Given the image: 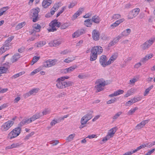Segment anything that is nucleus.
<instances>
[{"label": "nucleus", "instance_id": "nucleus-1", "mask_svg": "<svg viewBox=\"0 0 155 155\" xmlns=\"http://www.w3.org/2000/svg\"><path fill=\"white\" fill-rule=\"evenodd\" d=\"M60 78H58L56 81V86L59 89H63L71 86L73 84L71 81H64Z\"/></svg>", "mask_w": 155, "mask_h": 155}, {"label": "nucleus", "instance_id": "nucleus-2", "mask_svg": "<svg viewBox=\"0 0 155 155\" xmlns=\"http://www.w3.org/2000/svg\"><path fill=\"white\" fill-rule=\"evenodd\" d=\"M95 84L96 85L95 86V88L96 92H97L103 90L106 85V82L103 79H99L96 81Z\"/></svg>", "mask_w": 155, "mask_h": 155}, {"label": "nucleus", "instance_id": "nucleus-3", "mask_svg": "<svg viewBox=\"0 0 155 155\" xmlns=\"http://www.w3.org/2000/svg\"><path fill=\"white\" fill-rule=\"evenodd\" d=\"M14 124V122L10 120H8L4 123L1 126L0 130L3 132H6Z\"/></svg>", "mask_w": 155, "mask_h": 155}, {"label": "nucleus", "instance_id": "nucleus-4", "mask_svg": "<svg viewBox=\"0 0 155 155\" xmlns=\"http://www.w3.org/2000/svg\"><path fill=\"white\" fill-rule=\"evenodd\" d=\"M21 128L20 127L15 128L8 134V137L10 139L15 138L18 136L20 133Z\"/></svg>", "mask_w": 155, "mask_h": 155}, {"label": "nucleus", "instance_id": "nucleus-5", "mask_svg": "<svg viewBox=\"0 0 155 155\" xmlns=\"http://www.w3.org/2000/svg\"><path fill=\"white\" fill-rule=\"evenodd\" d=\"M61 24L60 22H58L57 20H54L51 21L49 24V27L48 30L49 32H54L57 30L56 27H59Z\"/></svg>", "mask_w": 155, "mask_h": 155}, {"label": "nucleus", "instance_id": "nucleus-6", "mask_svg": "<svg viewBox=\"0 0 155 155\" xmlns=\"http://www.w3.org/2000/svg\"><path fill=\"white\" fill-rule=\"evenodd\" d=\"M57 61L58 60L56 59H49L43 62L42 66L43 67H50L56 64Z\"/></svg>", "mask_w": 155, "mask_h": 155}, {"label": "nucleus", "instance_id": "nucleus-7", "mask_svg": "<svg viewBox=\"0 0 155 155\" xmlns=\"http://www.w3.org/2000/svg\"><path fill=\"white\" fill-rule=\"evenodd\" d=\"M155 41V38H151L146 41L141 45V48L143 50H145L150 47Z\"/></svg>", "mask_w": 155, "mask_h": 155}, {"label": "nucleus", "instance_id": "nucleus-8", "mask_svg": "<svg viewBox=\"0 0 155 155\" xmlns=\"http://www.w3.org/2000/svg\"><path fill=\"white\" fill-rule=\"evenodd\" d=\"M86 29L84 28H81L78 29L75 32L73 33L72 37L73 38H78L80 35L85 33Z\"/></svg>", "mask_w": 155, "mask_h": 155}, {"label": "nucleus", "instance_id": "nucleus-9", "mask_svg": "<svg viewBox=\"0 0 155 155\" xmlns=\"http://www.w3.org/2000/svg\"><path fill=\"white\" fill-rule=\"evenodd\" d=\"M14 38V36H12L8 38V39L5 41L4 44L3 45L4 47L5 48V49L9 50L12 47L11 45L12 44L11 43V42L12 40Z\"/></svg>", "mask_w": 155, "mask_h": 155}, {"label": "nucleus", "instance_id": "nucleus-10", "mask_svg": "<svg viewBox=\"0 0 155 155\" xmlns=\"http://www.w3.org/2000/svg\"><path fill=\"white\" fill-rule=\"evenodd\" d=\"M140 12V9L138 8H136L133 9L131 12H130L132 16H130L129 15L128 16L129 19H131L133 18L136 17L139 14Z\"/></svg>", "mask_w": 155, "mask_h": 155}, {"label": "nucleus", "instance_id": "nucleus-11", "mask_svg": "<svg viewBox=\"0 0 155 155\" xmlns=\"http://www.w3.org/2000/svg\"><path fill=\"white\" fill-rule=\"evenodd\" d=\"M39 10V9L38 8H37V9H33L32 10V12L33 13L32 17L33 18V21L34 22H36L38 20Z\"/></svg>", "mask_w": 155, "mask_h": 155}, {"label": "nucleus", "instance_id": "nucleus-12", "mask_svg": "<svg viewBox=\"0 0 155 155\" xmlns=\"http://www.w3.org/2000/svg\"><path fill=\"white\" fill-rule=\"evenodd\" d=\"M61 40L58 39L54 40L53 41H51L49 43V44L51 47H56L61 44Z\"/></svg>", "mask_w": 155, "mask_h": 155}, {"label": "nucleus", "instance_id": "nucleus-13", "mask_svg": "<svg viewBox=\"0 0 155 155\" xmlns=\"http://www.w3.org/2000/svg\"><path fill=\"white\" fill-rule=\"evenodd\" d=\"M100 62L101 64L105 67L108 65L107 61V62L106 57L104 55L101 56L100 59Z\"/></svg>", "mask_w": 155, "mask_h": 155}, {"label": "nucleus", "instance_id": "nucleus-14", "mask_svg": "<svg viewBox=\"0 0 155 155\" xmlns=\"http://www.w3.org/2000/svg\"><path fill=\"white\" fill-rule=\"evenodd\" d=\"M91 50L97 54H101L103 51L102 48L99 46H95L92 48Z\"/></svg>", "mask_w": 155, "mask_h": 155}, {"label": "nucleus", "instance_id": "nucleus-15", "mask_svg": "<svg viewBox=\"0 0 155 155\" xmlns=\"http://www.w3.org/2000/svg\"><path fill=\"white\" fill-rule=\"evenodd\" d=\"M149 121V120H143L138 124L135 127V130H138L142 128Z\"/></svg>", "mask_w": 155, "mask_h": 155}, {"label": "nucleus", "instance_id": "nucleus-16", "mask_svg": "<svg viewBox=\"0 0 155 155\" xmlns=\"http://www.w3.org/2000/svg\"><path fill=\"white\" fill-rule=\"evenodd\" d=\"M38 89L37 88H34L33 89L30 91L28 92L27 93H26L24 95V97L25 98H27L29 96H30L31 95L33 94L34 93H36L38 92Z\"/></svg>", "mask_w": 155, "mask_h": 155}, {"label": "nucleus", "instance_id": "nucleus-17", "mask_svg": "<svg viewBox=\"0 0 155 155\" xmlns=\"http://www.w3.org/2000/svg\"><path fill=\"white\" fill-rule=\"evenodd\" d=\"M92 37L94 40H98L99 38V33L97 30H94L92 32Z\"/></svg>", "mask_w": 155, "mask_h": 155}, {"label": "nucleus", "instance_id": "nucleus-18", "mask_svg": "<svg viewBox=\"0 0 155 155\" xmlns=\"http://www.w3.org/2000/svg\"><path fill=\"white\" fill-rule=\"evenodd\" d=\"M117 56L118 54L117 53L114 54L107 61L108 65L113 63L117 59Z\"/></svg>", "mask_w": 155, "mask_h": 155}, {"label": "nucleus", "instance_id": "nucleus-19", "mask_svg": "<svg viewBox=\"0 0 155 155\" xmlns=\"http://www.w3.org/2000/svg\"><path fill=\"white\" fill-rule=\"evenodd\" d=\"M77 67V66L76 65H74L71 66L68 68H67L64 69L63 70V72L65 74L70 73L76 69Z\"/></svg>", "mask_w": 155, "mask_h": 155}, {"label": "nucleus", "instance_id": "nucleus-20", "mask_svg": "<svg viewBox=\"0 0 155 155\" xmlns=\"http://www.w3.org/2000/svg\"><path fill=\"white\" fill-rule=\"evenodd\" d=\"M122 38L120 35H119L116 38H114L113 40L110 42L109 44V46H111L117 43L119 40Z\"/></svg>", "mask_w": 155, "mask_h": 155}, {"label": "nucleus", "instance_id": "nucleus-21", "mask_svg": "<svg viewBox=\"0 0 155 155\" xmlns=\"http://www.w3.org/2000/svg\"><path fill=\"white\" fill-rule=\"evenodd\" d=\"M124 20V18H122L117 21L115 22L111 25L110 28L112 29L116 27L119 24L123 22Z\"/></svg>", "mask_w": 155, "mask_h": 155}, {"label": "nucleus", "instance_id": "nucleus-22", "mask_svg": "<svg viewBox=\"0 0 155 155\" xmlns=\"http://www.w3.org/2000/svg\"><path fill=\"white\" fill-rule=\"evenodd\" d=\"M52 2L51 0H44L42 2V6L46 8L50 5Z\"/></svg>", "mask_w": 155, "mask_h": 155}, {"label": "nucleus", "instance_id": "nucleus-23", "mask_svg": "<svg viewBox=\"0 0 155 155\" xmlns=\"http://www.w3.org/2000/svg\"><path fill=\"white\" fill-rule=\"evenodd\" d=\"M97 54L95 53L94 51L92 50L91 51L90 54V60L91 61H93L96 60L97 57Z\"/></svg>", "mask_w": 155, "mask_h": 155}, {"label": "nucleus", "instance_id": "nucleus-24", "mask_svg": "<svg viewBox=\"0 0 155 155\" xmlns=\"http://www.w3.org/2000/svg\"><path fill=\"white\" fill-rule=\"evenodd\" d=\"M117 129V127H114L110 129L107 135L110 138L112 137L116 131Z\"/></svg>", "mask_w": 155, "mask_h": 155}, {"label": "nucleus", "instance_id": "nucleus-25", "mask_svg": "<svg viewBox=\"0 0 155 155\" xmlns=\"http://www.w3.org/2000/svg\"><path fill=\"white\" fill-rule=\"evenodd\" d=\"M32 122V121L30 118L29 119L26 118L23 120L19 124V125L22 126L24 124H28Z\"/></svg>", "mask_w": 155, "mask_h": 155}, {"label": "nucleus", "instance_id": "nucleus-26", "mask_svg": "<svg viewBox=\"0 0 155 155\" xmlns=\"http://www.w3.org/2000/svg\"><path fill=\"white\" fill-rule=\"evenodd\" d=\"M84 10L83 8H80L73 16L72 19L74 20L81 14Z\"/></svg>", "mask_w": 155, "mask_h": 155}, {"label": "nucleus", "instance_id": "nucleus-27", "mask_svg": "<svg viewBox=\"0 0 155 155\" xmlns=\"http://www.w3.org/2000/svg\"><path fill=\"white\" fill-rule=\"evenodd\" d=\"M138 101V100L137 98H134L133 99H131L130 100L127 102L125 105L126 106H130L134 103H135Z\"/></svg>", "mask_w": 155, "mask_h": 155}, {"label": "nucleus", "instance_id": "nucleus-28", "mask_svg": "<svg viewBox=\"0 0 155 155\" xmlns=\"http://www.w3.org/2000/svg\"><path fill=\"white\" fill-rule=\"evenodd\" d=\"M20 55L18 53H17L13 56L11 59V61L12 62L16 61L20 58Z\"/></svg>", "mask_w": 155, "mask_h": 155}, {"label": "nucleus", "instance_id": "nucleus-29", "mask_svg": "<svg viewBox=\"0 0 155 155\" xmlns=\"http://www.w3.org/2000/svg\"><path fill=\"white\" fill-rule=\"evenodd\" d=\"M41 117L40 112L36 113L31 117L30 118L32 121H33Z\"/></svg>", "mask_w": 155, "mask_h": 155}, {"label": "nucleus", "instance_id": "nucleus-30", "mask_svg": "<svg viewBox=\"0 0 155 155\" xmlns=\"http://www.w3.org/2000/svg\"><path fill=\"white\" fill-rule=\"evenodd\" d=\"M46 42L45 41H40L36 43L35 46L38 48L42 47L46 44Z\"/></svg>", "mask_w": 155, "mask_h": 155}, {"label": "nucleus", "instance_id": "nucleus-31", "mask_svg": "<svg viewBox=\"0 0 155 155\" xmlns=\"http://www.w3.org/2000/svg\"><path fill=\"white\" fill-rule=\"evenodd\" d=\"M131 31V30L129 28L123 31L121 34V35H120L122 37L124 36H127L130 34Z\"/></svg>", "mask_w": 155, "mask_h": 155}, {"label": "nucleus", "instance_id": "nucleus-32", "mask_svg": "<svg viewBox=\"0 0 155 155\" xmlns=\"http://www.w3.org/2000/svg\"><path fill=\"white\" fill-rule=\"evenodd\" d=\"M92 21L95 23L98 24L100 22L101 20L98 16L94 15L92 17Z\"/></svg>", "mask_w": 155, "mask_h": 155}, {"label": "nucleus", "instance_id": "nucleus-33", "mask_svg": "<svg viewBox=\"0 0 155 155\" xmlns=\"http://www.w3.org/2000/svg\"><path fill=\"white\" fill-rule=\"evenodd\" d=\"M92 21L90 19L86 20L84 21V24L87 27H91L92 25Z\"/></svg>", "mask_w": 155, "mask_h": 155}, {"label": "nucleus", "instance_id": "nucleus-34", "mask_svg": "<svg viewBox=\"0 0 155 155\" xmlns=\"http://www.w3.org/2000/svg\"><path fill=\"white\" fill-rule=\"evenodd\" d=\"M19 146V144L18 143H13L11 145H10L7 146L6 148V149H11L18 147Z\"/></svg>", "mask_w": 155, "mask_h": 155}, {"label": "nucleus", "instance_id": "nucleus-35", "mask_svg": "<svg viewBox=\"0 0 155 155\" xmlns=\"http://www.w3.org/2000/svg\"><path fill=\"white\" fill-rule=\"evenodd\" d=\"M42 66H41L38 67L37 69L34 70L31 73V75H33L35 74L38 72L43 69Z\"/></svg>", "mask_w": 155, "mask_h": 155}, {"label": "nucleus", "instance_id": "nucleus-36", "mask_svg": "<svg viewBox=\"0 0 155 155\" xmlns=\"http://www.w3.org/2000/svg\"><path fill=\"white\" fill-rule=\"evenodd\" d=\"M134 92V89L132 88L129 90L127 91V93L124 95V97H128L131 95Z\"/></svg>", "mask_w": 155, "mask_h": 155}, {"label": "nucleus", "instance_id": "nucleus-37", "mask_svg": "<svg viewBox=\"0 0 155 155\" xmlns=\"http://www.w3.org/2000/svg\"><path fill=\"white\" fill-rule=\"evenodd\" d=\"M50 112V110L48 108L45 109L42 113H40L41 117L44 115L49 114Z\"/></svg>", "mask_w": 155, "mask_h": 155}, {"label": "nucleus", "instance_id": "nucleus-38", "mask_svg": "<svg viewBox=\"0 0 155 155\" xmlns=\"http://www.w3.org/2000/svg\"><path fill=\"white\" fill-rule=\"evenodd\" d=\"M26 24V22L25 21L19 23L16 26V28L17 30H19L23 26H24Z\"/></svg>", "mask_w": 155, "mask_h": 155}, {"label": "nucleus", "instance_id": "nucleus-39", "mask_svg": "<svg viewBox=\"0 0 155 155\" xmlns=\"http://www.w3.org/2000/svg\"><path fill=\"white\" fill-rule=\"evenodd\" d=\"M40 58V57H37L35 56L33 58L32 61L31 63V65H32L35 63L37 62Z\"/></svg>", "mask_w": 155, "mask_h": 155}, {"label": "nucleus", "instance_id": "nucleus-40", "mask_svg": "<svg viewBox=\"0 0 155 155\" xmlns=\"http://www.w3.org/2000/svg\"><path fill=\"white\" fill-rule=\"evenodd\" d=\"M75 136V134H73L70 135L66 139V140L68 142H70L73 140Z\"/></svg>", "mask_w": 155, "mask_h": 155}, {"label": "nucleus", "instance_id": "nucleus-41", "mask_svg": "<svg viewBox=\"0 0 155 155\" xmlns=\"http://www.w3.org/2000/svg\"><path fill=\"white\" fill-rule=\"evenodd\" d=\"M153 85H151L148 88H147L145 91L144 93V95L146 96L147 95L150 90L153 88Z\"/></svg>", "mask_w": 155, "mask_h": 155}, {"label": "nucleus", "instance_id": "nucleus-42", "mask_svg": "<svg viewBox=\"0 0 155 155\" xmlns=\"http://www.w3.org/2000/svg\"><path fill=\"white\" fill-rule=\"evenodd\" d=\"M153 54H150L147 55L143 58V60L144 61H146L148 60L149 59L151 58L153 56Z\"/></svg>", "mask_w": 155, "mask_h": 155}, {"label": "nucleus", "instance_id": "nucleus-43", "mask_svg": "<svg viewBox=\"0 0 155 155\" xmlns=\"http://www.w3.org/2000/svg\"><path fill=\"white\" fill-rule=\"evenodd\" d=\"M33 27L37 32L40 31L41 28V26L40 25L38 24H35L34 25Z\"/></svg>", "mask_w": 155, "mask_h": 155}, {"label": "nucleus", "instance_id": "nucleus-44", "mask_svg": "<svg viewBox=\"0 0 155 155\" xmlns=\"http://www.w3.org/2000/svg\"><path fill=\"white\" fill-rule=\"evenodd\" d=\"M7 70V68L4 67H0V76L1 74L2 73H5Z\"/></svg>", "mask_w": 155, "mask_h": 155}, {"label": "nucleus", "instance_id": "nucleus-45", "mask_svg": "<svg viewBox=\"0 0 155 155\" xmlns=\"http://www.w3.org/2000/svg\"><path fill=\"white\" fill-rule=\"evenodd\" d=\"M138 109V108L136 107L133 109L130 110L127 113V115H131L133 114L135 111Z\"/></svg>", "mask_w": 155, "mask_h": 155}, {"label": "nucleus", "instance_id": "nucleus-46", "mask_svg": "<svg viewBox=\"0 0 155 155\" xmlns=\"http://www.w3.org/2000/svg\"><path fill=\"white\" fill-rule=\"evenodd\" d=\"M87 120H85V117H83L81 119V125H83L86 124L87 122Z\"/></svg>", "mask_w": 155, "mask_h": 155}, {"label": "nucleus", "instance_id": "nucleus-47", "mask_svg": "<svg viewBox=\"0 0 155 155\" xmlns=\"http://www.w3.org/2000/svg\"><path fill=\"white\" fill-rule=\"evenodd\" d=\"M122 114V112L121 111L117 112L113 116V118L114 119H117Z\"/></svg>", "mask_w": 155, "mask_h": 155}, {"label": "nucleus", "instance_id": "nucleus-48", "mask_svg": "<svg viewBox=\"0 0 155 155\" xmlns=\"http://www.w3.org/2000/svg\"><path fill=\"white\" fill-rule=\"evenodd\" d=\"M71 50L69 49H66L63 51H61V54L65 55L68 54V53H70L71 52Z\"/></svg>", "mask_w": 155, "mask_h": 155}, {"label": "nucleus", "instance_id": "nucleus-49", "mask_svg": "<svg viewBox=\"0 0 155 155\" xmlns=\"http://www.w3.org/2000/svg\"><path fill=\"white\" fill-rule=\"evenodd\" d=\"M74 59L73 58L68 57L64 60V62L66 63H69L71 62Z\"/></svg>", "mask_w": 155, "mask_h": 155}, {"label": "nucleus", "instance_id": "nucleus-50", "mask_svg": "<svg viewBox=\"0 0 155 155\" xmlns=\"http://www.w3.org/2000/svg\"><path fill=\"white\" fill-rule=\"evenodd\" d=\"M9 8V7L8 6H6L5 7L2 8L0 9V11L2 12L3 14Z\"/></svg>", "mask_w": 155, "mask_h": 155}, {"label": "nucleus", "instance_id": "nucleus-51", "mask_svg": "<svg viewBox=\"0 0 155 155\" xmlns=\"http://www.w3.org/2000/svg\"><path fill=\"white\" fill-rule=\"evenodd\" d=\"M23 74L22 72H20L18 74H16L12 76V78L14 79L16 78Z\"/></svg>", "mask_w": 155, "mask_h": 155}, {"label": "nucleus", "instance_id": "nucleus-52", "mask_svg": "<svg viewBox=\"0 0 155 155\" xmlns=\"http://www.w3.org/2000/svg\"><path fill=\"white\" fill-rule=\"evenodd\" d=\"M116 101V99L115 98H114L113 99L107 101V104H110L114 103Z\"/></svg>", "mask_w": 155, "mask_h": 155}, {"label": "nucleus", "instance_id": "nucleus-53", "mask_svg": "<svg viewBox=\"0 0 155 155\" xmlns=\"http://www.w3.org/2000/svg\"><path fill=\"white\" fill-rule=\"evenodd\" d=\"M120 18V15L119 14H115L112 17V19L116 20Z\"/></svg>", "mask_w": 155, "mask_h": 155}, {"label": "nucleus", "instance_id": "nucleus-54", "mask_svg": "<svg viewBox=\"0 0 155 155\" xmlns=\"http://www.w3.org/2000/svg\"><path fill=\"white\" fill-rule=\"evenodd\" d=\"M83 117H85V120H87V121L92 118V116L91 115L88 114L84 116Z\"/></svg>", "mask_w": 155, "mask_h": 155}, {"label": "nucleus", "instance_id": "nucleus-55", "mask_svg": "<svg viewBox=\"0 0 155 155\" xmlns=\"http://www.w3.org/2000/svg\"><path fill=\"white\" fill-rule=\"evenodd\" d=\"M68 25L67 23H64L62 25L61 28V29H64L67 28L68 26Z\"/></svg>", "mask_w": 155, "mask_h": 155}, {"label": "nucleus", "instance_id": "nucleus-56", "mask_svg": "<svg viewBox=\"0 0 155 155\" xmlns=\"http://www.w3.org/2000/svg\"><path fill=\"white\" fill-rule=\"evenodd\" d=\"M59 143V141L58 140H55L53 141H51L50 142V143L52 144V145L54 146L58 144Z\"/></svg>", "mask_w": 155, "mask_h": 155}, {"label": "nucleus", "instance_id": "nucleus-57", "mask_svg": "<svg viewBox=\"0 0 155 155\" xmlns=\"http://www.w3.org/2000/svg\"><path fill=\"white\" fill-rule=\"evenodd\" d=\"M7 50L5 49V48L4 47V46H3L0 49V55L2 54Z\"/></svg>", "mask_w": 155, "mask_h": 155}, {"label": "nucleus", "instance_id": "nucleus-58", "mask_svg": "<svg viewBox=\"0 0 155 155\" xmlns=\"http://www.w3.org/2000/svg\"><path fill=\"white\" fill-rule=\"evenodd\" d=\"M92 12H90L86 14L85 15H84L83 17L85 18H87L90 17L92 15Z\"/></svg>", "mask_w": 155, "mask_h": 155}, {"label": "nucleus", "instance_id": "nucleus-59", "mask_svg": "<svg viewBox=\"0 0 155 155\" xmlns=\"http://www.w3.org/2000/svg\"><path fill=\"white\" fill-rule=\"evenodd\" d=\"M148 147H150L152 146L155 145V141L152 142H149L147 143Z\"/></svg>", "mask_w": 155, "mask_h": 155}, {"label": "nucleus", "instance_id": "nucleus-60", "mask_svg": "<svg viewBox=\"0 0 155 155\" xmlns=\"http://www.w3.org/2000/svg\"><path fill=\"white\" fill-rule=\"evenodd\" d=\"M137 81V79L136 78H133L130 81L129 84H134Z\"/></svg>", "mask_w": 155, "mask_h": 155}, {"label": "nucleus", "instance_id": "nucleus-61", "mask_svg": "<svg viewBox=\"0 0 155 155\" xmlns=\"http://www.w3.org/2000/svg\"><path fill=\"white\" fill-rule=\"evenodd\" d=\"M34 134V132H32L31 133H30L29 134L27 135L25 137V139L26 140H27L30 137H31L32 135H33Z\"/></svg>", "mask_w": 155, "mask_h": 155}, {"label": "nucleus", "instance_id": "nucleus-62", "mask_svg": "<svg viewBox=\"0 0 155 155\" xmlns=\"http://www.w3.org/2000/svg\"><path fill=\"white\" fill-rule=\"evenodd\" d=\"M57 11V9L54 8H52L51 9L50 13L51 15H53L55 13V12Z\"/></svg>", "mask_w": 155, "mask_h": 155}, {"label": "nucleus", "instance_id": "nucleus-63", "mask_svg": "<svg viewBox=\"0 0 155 155\" xmlns=\"http://www.w3.org/2000/svg\"><path fill=\"white\" fill-rule=\"evenodd\" d=\"M57 123V120H53L51 122L50 124L51 126H52L55 124H56Z\"/></svg>", "mask_w": 155, "mask_h": 155}, {"label": "nucleus", "instance_id": "nucleus-64", "mask_svg": "<svg viewBox=\"0 0 155 155\" xmlns=\"http://www.w3.org/2000/svg\"><path fill=\"white\" fill-rule=\"evenodd\" d=\"M83 43L82 41H80L79 42L76 43V46L77 47L79 48L80 47L81 45Z\"/></svg>", "mask_w": 155, "mask_h": 155}]
</instances>
